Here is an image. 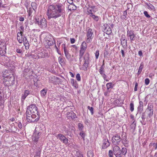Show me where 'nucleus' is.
<instances>
[{
    "mask_svg": "<svg viewBox=\"0 0 157 157\" xmlns=\"http://www.w3.org/2000/svg\"><path fill=\"white\" fill-rule=\"evenodd\" d=\"M65 14L64 7L61 3L53 4L50 5L47 10V15L48 20L51 18L56 19L61 15L63 17L64 16Z\"/></svg>",
    "mask_w": 157,
    "mask_h": 157,
    "instance_id": "nucleus-1",
    "label": "nucleus"
},
{
    "mask_svg": "<svg viewBox=\"0 0 157 157\" xmlns=\"http://www.w3.org/2000/svg\"><path fill=\"white\" fill-rule=\"evenodd\" d=\"M34 22L36 24H37L40 28L43 29H45L47 27V21L44 17H36Z\"/></svg>",
    "mask_w": 157,
    "mask_h": 157,
    "instance_id": "nucleus-2",
    "label": "nucleus"
},
{
    "mask_svg": "<svg viewBox=\"0 0 157 157\" xmlns=\"http://www.w3.org/2000/svg\"><path fill=\"white\" fill-rule=\"evenodd\" d=\"M39 112H37V115L33 114L30 115H26V120L29 123H36L39 120L40 117Z\"/></svg>",
    "mask_w": 157,
    "mask_h": 157,
    "instance_id": "nucleus-3",
    "label": "nucleus"
},
{
    "mask_svg": "<svg viewBox=\"0 0 157 157\" xmlns=\"http://www.w3.org/2000/svg\"><path fill=\"white\" fill-rule=\"evenodd\" d=\"M15 82V77L13 75L10 77L4 78L3 83L5 86H9L13 85Z\"/></svg>",
    "mask_w": 157,
    "mask_h": 157,
    "instance_id": "nucleus-4",
    "label": "nucleus"
},
{
    "mask_svg": "<svg viewBox=\"0 0 157 157\" xmlns=\"http://www.w3.org/2000/svg\"><path fill=\"white\" fill-rule=\"evenodd\" d=\"M88 7L87 8L86 14L90 15L93 14H94L98 10L97 8L95 6L93 5L92 3L91 4L88 2L86 4Z\"/></svg>",
    "mask_w": 157,
    "mask_h": 157,
    "instance_id": "nucleus-5",
    "label": "nucleus"
},
{
    "mask_svg": "<svg viewBox=\"0 0 157 157\" xmlns=\"http://www.w3.org/2000/svg\"><path fill=\"white\" fill-rule=\"evenodd\" d=\"M38 128H36L35 131L33 133V140L34 143L36 144L38 140V139L41 135L40 132H38Z\"/></svg>",
    "mask_w": 157,
    "mask_h": 157,
    "instance_id": "nucleus-6",
    "label": "nucleus"
},
{
    "mask_svg": "<svg viewBox=\"0 0 157 157\" xmlns=\"http://www.w3.org/2000/svg\"><path fill=\"white\" fill-rule=\"evenodd\" d=\"M122 140L120 136L117 134L113 136L112 138V142L114 145H117L119 144Z\"/></svg>",
    "mask_w": 157,
    "mask_h": 157,
    "instance_id": "nucleus-7",
    "label": "nucleus"
},
{
    "mask_svg": "<svg viewBox=\"0 0 157 157\" xmlns=\"http://www.w3.org/2000/svg\"><path fill=\"white\" fill-rule=\"evenodd\" d=\"M102 28L104 33L108 35L111 34L112 33L111 29L108 24H104L102 26Z\"/></svg>",
    "mask_w": 157,
    "mask_h": 157,
    "instance_id": "nucleus-8",
    "label": "nucleus"
},
{
    "mask_svg": "<svg viewBox=\"0 0 157 157\" xmlns=\"http://www.w3.org/2000/svg\"><path fill=\"white\" fill-rule=\"evenodd\" d=\"M6 44L4 42H2L0 44V55L3 56L6 54Z\"/></svg>",
    "mask_w": 157,
    "mask_h": 157,
    "instance_id": "nucleus-9",
    "label": "nucleus"
},
{
    "mask_svg": "<svg viewBox=\"0 0 157 157\" xmlns=\"http://www.w3.org/2000/svg\"><path fill=\"white\" fill-rule=\"evenodd\" d=\"M127 36L129 37L131 42L135 40V35L134 34V31L133 30H128L127 31Z\"/></svg>",
    "mask_w": 157,
    "mask_h": 157,
    "instance_id": "nucleus-10",
    "label": "nucleus"
},
{
    "mask_svg": "<svg viewBox=\"0 0 157 157\" xmlns=\"http://www.w3.org/2000/svg\"><path fill=\"white\" fill-rule=\"evenodd\" d=\"M56 137L57 138H59L60 140L65 144H67L68 143V139L64 136L61 134H58L56 136Z\"/></svg>",
    "mask_w": 157,
    "mask_h": 157,
    "instance_id": "nucleus-11",
    "label": "nucleus"
},
{
    "mask_svg": "<svg viewBox=\"0 0 157 157\" xmlns=\"http://www.w3.org/2000/svg\"><path fill=\"white\" fill-rule=\"evenodd\" d=\"M62 45L63 46V48L65 55L67 59L68 60L70 59L71 58V55L69 53L68 51L66 49L65 45L63 44Z\"/></svg>",
    "mask_w": 157,
    "mask_h": 157,
    "instance_id": "nucleus-12",
    "label": "nucleus"
},
{
    "mask_svg": "<svg viewBox=\"0 0 157 157\" xmlns=\"http://www.w3.org/2000/svg\"><path fill=\"white\" fill-rule=\"evenodd\" d=\"M99 72L104 80H105L106 82H108L109 81L107 75L105 74L104 70H99Z\"/></svg>",
    "mask_w": 157,
    "mask_h": 157,
    "instance_id": "nucleus-13",
    "label": "nucleus"
},
{
    "mask_svg": "<svg viewBox=\"0 0 157 157\" xmlns=\"http://www.w3.org/2000/svg\"><path fill=\"white\" fill-rule=\"evenodd\" d=\"M28 109L33 113H35L37 114V112H38L37 110L38 109L34 104H32L28 107Z\"/></svg>",
    "mask_w": 157,
    "mask_h": 157,
    "instance_id": "nucleus-14",
    "label": "nucleus"
},
{
    "mask_svg": "<svg viewBox=\"0 0 157 157\" xmlns=\"http://www.w3.org/2000/svg\"><path fill=\"white\" fill-rule=\"evenodd\" d=\"M67 117L69 119L71 118L72 120H74L77 118L76 115L72 111L68 112L67 113Z\"/></svg>",
    "mask_w": 157,
    "mask_h": 157,
    "instance_id": "nucleus-15",
    "label": "nucleus"
},
{
    "mask_svg": "<svg viewBox=\"0 0 157 157\" xmlns=\"http://www.w3.org/2000/svg\"><path fill=\"white\" fill-rule=\"evenodd\" d=\"M110 145L107 139H105L103 140L102 145V148L103 149L106 148Z\"/></svg>",
    "mask_w": 157,
    "mask_h": 157,
    "instance_id": "nucleus-16",
    "label": "nucleus"
},
{
    "mask_svg": "<svg viewBox=\"0 0 157 157\" xmlns=\"http://www.w3.org/2000/svg\"><path fill=\"white\" fill-rule=\"evenodd\" d=\"M113 151L114 152V154L116 155L119 154L121 151L120 148L117 145H115L113 147Z\"/></svg>",
    "mask_w": 157,
    "mask_h": 157,
    "instance_id": "nucleus-17",
    "label": "nucleus"
},
{
    "mask_svg": "<svg viewBox=\"0 0 157 157\" xmlns=\"http://www.w3.org/2000/svg\"><path fill=\"white\" fill-rule=\"evenodd\" d=\"M30 91L29 90H26L24 91V94L22 95L21 98V101H24L26 97L30 94Z\"/></svg>",
    "mask_w": 157,
    "mask_h": 157,
    "instance_id": "nucleus-18",
    "label": "nucleus"
},
{
    "mask_svg": "<svg viewBox=\"0 0 157 157\" xmlns=\"http://www.w3.org/2000/svg\"><path fill=\"white\" fill-rule=\"evenodd\" d=\"M22 33L18 32L17 35V39L20 43H21L23 42Z\"/></svg>",
    "mask_w": 157,
    "mask_h": 157,
    "instance_id": "nucleus-19",
    "label": "nucleus"
},
{
    "mask_svg": "<svg viewBox=\"0 0 157 157\" xmlns=\"http://www.w3.org/2000/svg\"><path fill=\"white\" fill-rule=\"evenodd\" d=\"M71 83L72 86L75 87V89H77L78 88V84L76 80H75L74 79H71Z\"/></svg>",
    "mask_w": 157,
    "mask_h": 157,
    "instance_id": "nucleus-20",
    "label": "nucleus"
},
{
    "mask_svg": "<svg viewBox=\"0 0 157 157\" xmlns=\"http://www.w3.org/2000/svg\"><path fill=\"white\" fill-rule=\"evenodd\" d=\"M145 112L142 113L141 117L142 120L140 121L141 123L143 125H145L146 123L145 122V120L146 118V116L145 114Z\"/></svg>",
    "mask_w": 157,
    "mask_h": 157,
    "instance_id": "nucleus-21",
    "label": "nucleus"
},
{
    "mask_svg": "<svg viewBox=\"0 0 157 157\" xmlns=\"http://www.w3.org/2000/svg\"><path fill=\"white\" fill-rule=\"evenodd\" d=\"M84 63H90V57L89 54L85 55L84 58Z\"/></svg>",
    "mask_w": 157,
    "mask_h": 157,
    "instance_id": "nucleus-22",
    "label": "nucleus"
},
{
    "mask_svg": "<svg viewBox=\"0 0 157 157\" xmlns=\"http://www.w3.org/2000/svg\"><path fill=\"white\" fill-rule=\"evenodd\" d=\"M93 34V33L92 30L91 29H89L87 33V37H93L92 35Z\"/></svg>",
    "mask_w": 157,
    "mask_h": 157,
    "instance_id": "nucleus-23",
    "label": "nucleus"
},
{
    "mask_svg": "<svg viewBox=\"0 0 157 157\" xmlns=\"http://www.w3.org/2000/svg\"><path fill=\"white\" fill-rule=\"evenodd\" d=\"M87 44L85 42L83 41L81 44L80 49L85 51L87 48Z\"/></svg>",
    "mask_w": 157,
    "mask_h": 157,
    "instance_id": "nucleus-24",
    "label": "nucleus"
},
{
    "mask_svg": "<svg viewBox=\"0 0 157 157\" xmlns=\"http://www.w3.org/2000/svg\"><path fill=\"white\" fill-rule=\"evenodd\" d=\"M89 16L92 18V19L96 21H98L99 20V17L98 16H96L94 14L89 15Z\"/></svg>",
    "mask_w": 157,
    "mask_h": 157,
    "instance_id": "nucleus-25",
    "label": "nucleus"
},
{
    "mask_svg": "<svg viewBox=\"0 0 157 157\" xmlns=\"http://www.w3.org/2000/svg\"><path fill=\"white\" fill-rule=\"evenodd\" d=\"M136 121H132V123L131 125L130 128H131V129L132 130V131L134 132L135 131V130L136 128Z\"/></svg>",
    "mask_w": 157,
    "mask_h": 157,
    "instance_id": "nucleus-26",
    "label": "nucleus"
},
{
    "mask_svg": "<svg viewBox=\"0 0 157 157\" xmlns=\"http://www.w3.org/2000/svg\"><path fill=\"white\" fill-rule=\"evenodd\" d=\"M144 67V63L143 62H142L139 67L138 71L137 72V74L138 75H139L141 73Z\"/></svg>",
    "mask_w": 157,
    "mask_h": 157,
    "instance_id": "nucleus-27",
    "label": "nucleus"
},
{
    "mask_svg": "<svg viewBox=\"0 0 157 157\" xmlns=\"http://www.w3.org/2000/svg\"><path fill=\"white\" fill-rule=\"evenodd\" d=\"M76 8V6L73 4H70V5L68 6V10L70 11L75 10Z\"/></svg>",
    "mask_w": 157,
    "mask_h": 157,
    "instance_id": "nucleus-28",
    "label": "nucleus"
},
{
    "mask_svg": "<svg viewBox=\"0 0 157 157\" xmlns=\"http://www.w3.org/2000/svg\"><path fill=\"white\" fill-rule=\"evenodd\" d=\"M106 86L107 91H109V92H110V91L109 90V89L111 88H113V86H112V83L109 82L107 83L106 84Z\"/></svg>",
    "mask_w": 157,
    "mask_h": 157,
    "instance_id": "nucleus-29",
    "label": "nucleus"
},
{
    "mask_svg": "<svg viewBox=\"0 0 157 157\" xmlns=\"http://www.w3.org/2000/svg\"><path fill=\"white\" fill-rule=\"evenodd\" d=\"M89 63H84L82 67L83 70L85 71H86L87 70V68L89 66Z\"/></svg>",
    "mask_w": 157,
    "mask_h": 157,
    "instance_id": "nucleus-30",
    "label": "nucleus"
},
{
    "mask_svg": "<svg viewBox=\"0 0 157 157\" xmlns=\"http://www.w3.org/2000/svg\"><path fill=\"white\" fill-rule=\"evenodd\" d=\"M36 128H38V132H40L41 134L43 131L45 130V127L44 126L43 124L40 125V127H36Z\"/></svg>",
    "mask_w": 157,
    "mask_h": 157,
    "instance_id": "nucleus-31",
    "label": "nucleus"
},
{
    "mask_svg": "<svg viewBox=\"0 0 157 157\" xmlns=\"http://www.w3.org/2000/svg\"><path fill=\"white\" fill-rule=\"evenodd\" d=\"M46 42H47L48 45L49 46L53 45L54 43L52 39H50L49 40H47L46 41Z\"/></svg>",
    "mask_w": 157,
    "mask_h": 157,
    "instance_id": "nucleus-32",
    "label": "nucleus"
},
{
    "mask_svg": "<svg viewBox=\"0 0 157 157\" xmlns=\"http://www.w3.org/2000/svg\"><path fill=\"white\" fill-rule=\"evenodd\" d=\"M146 5L147 6L148 8L150 9L151 10H155L154 7L151 3H147Z\"/></svg>",
    "mask_w": 157,
    "mask_h": 157,
    "instance_id": "nucleus-33",
    "label": "nucleus"
},
{
    "mask_svg": "<svg viewBox=\"0 0 157 157\" xmlns=\"http://www.w3.org/2000/svg\"><path fill=\"white\" fill-rule=\"evenodd\" d=\"M148 110L149 111H151V112L152 111H153V106L152 104H148L147 106V110Z\"/></svg>",
    "mask_w": 157,
    "mask_h": 157,
    "instance_id": "nucleus-34",
    "label": "nucleus"
},
{
    "mask_svg": "<svg viewBox=\"0 0 157 157\" xmlns=\"http://www.w3.org/2000/svg\"><path fill=\"white\" fill-rule=\"evenodd\" d=\"M121 151V153H120L123 155H125L127 152V149L126 148L123 147L122 148Z\"/></svg>",
    "mask_w": 157,
    "mask_h": 157,
    "instance_id": "nucleus-35",
    "label": "nucleus"
},
{
    "mask_svg": "<svg viewBox=\"0 0 157 157\" xmlns=\"http://www.w3.org/2000/svg\"><path fill=\"white\" fill-rule=\"evenodd\" d=\"M47 92V90L45 89H44L40 91V94L42 96H45Z\"/></svg>",
    "mask_w": 157,
    "mask_h": 157,
    "instance_id": "nucleus-36",
    "label": "nucleus"
},
{
    "mask_svg": "<svg viewBox=\"0 0 157 157\" xmlns=\"http://www.w3.org/2000/svg\"><path fill=\"white\" fill-rule=\"evenodd\" d=\"M127 11L125 10L124 11L123 14L121 16V18L123 20L125 19L127 17Z\"/></svg>",
    "mask_w": 157,
    "mask_h": 157,
    "instance_id": "nucleus-37",
    "label": "nucleus"
},
{
    "mask_svg": "<svg viewBox=\"0 0 157 157\" xmlns=\"http://www.w3.org/2000/svg\"><path fill=\"white\" fill-rule=\"evenodd\" d=\"M78 128L80 131H82L84 126L82 124L79 123L78 124Z\"/></svg>",
    "mask_w": 157,
    "mask_h": 157,
    "instance_id": "nucleus-38",
    "label": "nucleus"
},
{
    "mask_svg": "<svg viewBox=\"0 0 157 157\" xmlns=\"http://www.w3.org/2000/svg\"><path fill=\"white\" fill-rule=\"evenodd\" d=\"M85 51L82 50L81 49H80V52H79V59L80 60V59H81V58L82 57V56L84 54V53L85 52Z\"/></svg>",
    "mask_w": 157,
    "mask_h": 157,
    "instance_id": "nucleus-39",
    "label": "nucleus"
},
{
    "mask_svg": "<svg viewBox=\"0 0 157 157\" xmlns=\"http://www.w3.org/2000/svg\"><path fill=\"white\" fill-rule=\"evenodd\" d=\"M76 156L77 157H84L81 151H77L76 152Z\"/></svg>",
    "mask_w": 157,
    "mask_h": 157,
    "instance_id": "nucleus-40",
    "label": "nucleus"
},
{
    "mask_svg": "<svg viewBox=\"0 0 157 157\" xmlns=\"http://www.w3.org/2000/svg\"><path fill=\"white\" fill-rule=\"evenodd\" d=\"M8 72H10V70H5L3 71V77H4V78L7 77L8 76V75H6V74L7 73H8Z\"/></svg>",
    "mask_w": 157,
    "mask_h": 157,
    "instance_id": "nucleus-41",
    "label": "nucleus"
},
{
    "mask_svg": "<svg viewBox=\"0 0 157 157\" xmlns=\"http://www.w3.org/2000/svg\"><path fill=\"white\" fill-rule=\"evenodd\" d=\"M144 15L147 18H151V20L152 18L148 14L147 11H145L144 12Z\"/></svg>",
    "mask_w": 157,
    "mask_h": 157,
    "instance_id": "nucleus-42",
    "label": "nucleus"
},
{
    "mask_svg": "<svg viewBox=\"0 0 157 157\" xmlns=\"http://www.w3.org/2000/svg\"><path fill=\"white\" fill-rule=\"evenodd\" d=\"M24 44L25 46L26 49H29V45L28 41H26L25 42H24Z\"/></svg>",
    "mask_w": 157,
    "mask_h": 157,
    "instance_id": "nucleus-43",
    "label": "nucleus"
},
{
    "mask_svg": "<svg viewBox=\"0 0 157 157\" xmlns=\"http://www.w3.org/2000/svg\"><path fill=\"white\" fill-rule=\"evenodd\" d=\"M87 109H88L90 110L91 114L93 115L94 114V108L92 107H90V106H87Z\"/></svg>",
    "mask_w": 157,
    "mask_h": 157,
    "instance_id": "nucleus-44",
    "label": "nucleus"
},
{
    "mask_svg": "<svg viewBox=\"0 0 157 157\" xmlns=\"http://www.w3.org/2000/svg\"><path fill=\"white\" fill-rule=\"evenodd\" d=\"M32 113H33L30 109H28V107L27 108V110L26 112V115H32Z\"/></svg>",
    "mask_w": 157,
    "mask_h": 157,
    "instance_id": "nucleus-45",
    "label": "nucleus"
},
{
    "mask_svg": "<svg viewBox=\"0 0 157 157\" xmlns=\"http://www.w3.org/2000/svg\"><path fill=\"white\" fill-rule=\"evenodd\" d=\"M130 109L131 112L133 111L134 110V104L132 102H131L130 104Z\"/></svg>",
    "mask_w": 157,
    "mask_h": 157,
    "instance_id": "nucleus-46",
    "label": "nucleus"
},
{
    "mask_svg": "<svg viewBox=\"0 0 157 157\" xmlns=\"http://www.w3.org/2000/svg\"><path fill=\"white\" fill-rule=\"evenodd\" d=\"M143 106H139L138 108V112L140 113H141L143 110Z\"/></svg>",
    "mask_w": 157,
    "mask_h": 157,
    "instance_id": "nucleus-47",
    "label": "nucleus"
},
{
    "mask_svg": "<svg viewBox=\"0 0 157 157\" xmlns=\"http://www.w3.org/2000/svg\"><path fill=\"white\" fill-rule=\"evenodd\" d=\"M98 36L99 39L100 40H102L103 36H105V33H100L98 34Z\"/></svg>",
    "mask_w": 157,
    "mask_h": 157,
    "instance_id": "nucleus-48",
    "label": "nucleus"
},
{
    "mask_svg": "<svg viewBox=\"0 0 157 157\" xmlns=\"http://www.w3.org/2000/svg\"><path fill=\"white\" fill-rule=\"evenodd\" d=\"M34 10V8H32L31 7H29V9L28 12V15L29 16H30L31 14L32 13L33 10L32 9Z\"/></svg>",
    "mask_w": 157,
    "mask_h": 157,
    "instance_id": "nucleus-49",
    "label": "nucleus"
},
{
    "mask_svg": "<svg viewBox=\"0 0 157 157\" xmlns=\"http://www.w3.org/2000/svg\"><path fill=\"white\" fill-rule=\"evenodd\" d=\"M105 67V63H104V60L103 61L102 64L100 67L99 70H104V68Z\"/></svg>",
    "mask_w": 157,
    "mask_h": 157,
    "instance_id": "nucleus-50",
    "label": "nucleus"
},
{
    "mask_svg": "<svg viewBox=\"0 0 157 157\" xmlns=\"http://www.w3.org/2000/svg\"><path fill=\"white\" fill-rule=\"evenodd\" d=\"M76 78L77 80L78 81H81V78L80 75L78 73L77 74L76 76Z\"/></svg>",
    "mask_w": 157,
    "mask_h": 157,
    "instance_id": "nucleus-51",
    "label": "nucleus"
},
{
    "mask_svg": "<svg viewBox=\"0 0 157 157\" xmlns=\"http://www.w3.org/2000/svg\"><path fill=\"white\" fill-rule=\"evenodd\" d=\"M81 132L79 133V135L81 136V137L84 140V138L85 136V134L83 132V131H80Z\"/></svg>",
    "mask_w": 157,
    "mask_h": 157,
    "instance_id": "nucleus-52",
    "label": "nucleus"
},
{
    "mask_svg": "<svg viewBox=\"0 0 157 157\" xmlns=\"http://www.w3.org/2000/svg\"><path fill=\"white\" fill-rule=\"evenodd\" d=\"M99 51L98 50H97L95 52V55L96 59H98L99 56Z\"/></svg>",
    "mask_w": 157,
    "mask_h": 157,
    "instance_id": "nucleus-53",
    "label": "nucleus"
},
{
    "mask_svg": "<svg viewBox=\"0 0 157 157\" xmlns=\"http://www.w3.org/2000/svg\"><path fill=\"white\" fill-rule=\"evenodd\" d=\"M41 152L40 151H37L36 152L34 157H40Z\"/></svg>",
    "mask_w": 157,
    "mask_h": 157,
    "instance_id": "nucleus-54",
    "label": "nucleus"
},
{
    "mask_svg": "<svg viewBox=\"0 0 157 157\" xmlns=\"http://www.w3.org/2000/svg\"><path fill=\"white\" fill-rule=\"evenodd\" d=\"M121 43L122 45L123 46H127V41L124 40V41H121Z\"/></svg>",
    "mask_w": 157,
    "mask_h": 157,
    "instance_id": "nucleus-55",
    "label": "nucleus"
},
{
    "mask_svg": "<svg viewBox=\"0 0 157 157\" xmlns=\"http://www.w3.org/2000/svg\"><path fill=\"white\" fill-rule=\"evenodd\" d=\"M94 155V154L92 151H90L87 153V156L88 157H93Z\"/></svg>",
    "mask_w": 157,
    "mask_h": 157,
    "instance_id": "nucleus-56",
    "label": "nucleus"
},
{
    "mask_svg": "<svg viewBox=\"0 0 157 157\" xmlns=\"http://www.w3.org/2000/svg\"><path fill=\"white\" fill-rule=\"evenodd\" d=\"M4 66L7 67V68H10L11 67V65L9 62H6V63H4Z\"/></svg>",
    "mask_w": 157,
    "mask_h": 157,
    "instance_id": "nucleus-57",
    "label": "nucleus"
},
{
    "mask_svg": "<svg viewBox=\"0 0 157 157\" xmlns=\"http://www.w3.org/2000/svg\"><path fill=\"white\" fill-rule=\"evenodd\" d=\"M108 155L109 157H113V151L111 150H110L109 151Z\"/></svg>",
    "mask_w": 157,
    "mask_h": 157,
    "instance_id": "nucleus-58",
    "label": "nucleus"
},
{
    "mask_svg": "<svg viewBox=\"0 0 157 157\" xmlns=\"http://www.w3.org/2000/svg\"><path fill=\"white\" fill-rule=\"evenodd\" d=\"M126 36H125L124 35L122 34L121 35V41H124V40H126Z\"/></svg>",
    "mask_w": 157,
    "mask_h": 157,
    "instance_id": "nucleus-59",
    "label": "nucleus"
},
{
    "mask_svg": "<svg viewBox=\"0 0 157 157\" xmlns=\"http://www.w3.org/2000/svg\"><path fill=\"white\" fill-rule=\"evenodd\" d=\"M150 82V80L148 78H146L145 80V84L146 85H148Z\"/></svg>",
    "mask_w": 157,
    "mask_h": 157,
    "instance_id": "nucleus-60",
    "label": "nucleus"
},
{
    "mask_svg": "<svg viewBox=\"0 0 157 157\" xmlns=\"http://www.w3.org/2000/svg\"><path fill=\"white\" fill-rule=\"evenodd\" d=\"M93 38V37H87V38L86 40V42L88 43H90L92 41Z\"/></svg>",
    "mask_w": 157,
    "mask_h": 157,
    "instance_id": "nucleus-61",
    "label": "nucleus"
},
{
    "mask_svg": "<svg viewBox=\"0 0 157 157\" xmlns=\"http://www.w3.org/2000/svg\"><path fill=\"white\" fill-rule=\"evenodd\" d=\"M41 53H42L43 54H44V56H42V58L44 57L45 56H48V53L46 52H44V53L41 52L39 53V54L41 55Z\"/></svg>",
    "mask_w": 157,
    "mask_h": 157,
    "instance_id": "nucleus-62",
    "label": "nucleus"
},
{
    "mask_svg": "<svg viewBox=\"0 0 157 157\" xmlns=\"http://www.w3.org/2000/svg\"><path fill=\"white\" fill-rule=\"evenodd\" d=\"M9 69H8L10 71H12V72H13L14 71V67L13 66V65H12V66L11 65V67L9 68Z\"/></svg>",
    "mask_w": 157,
    "mask_h": 157,
    "instance_id": "nucleus-63",
    "label": "nucleus"
},
{
    "mask_svg": "<svg viewBox=\"0 0 157 157\" xmlns=\"http://www.w3.org/2000/svg\"><path fill=\"white\" fill-rule=\"evenodd\" d=\"M16 52L17 53L21 54L22 52V50L21 49L17 48L16 49Z\"/></svg>",
    "mask_w": 157,
    "mask_h": 157,
    "instance_id": "nucleus-64",
    "label": "nucleus"
}]
</instances>
